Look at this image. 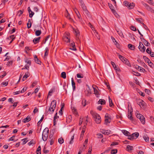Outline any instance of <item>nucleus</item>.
Listing matches in <instances>:
<instances>
[{
	"label": "nucleus",
	"mask_w": 154,
	"mask_h": 154,
	"mask_svg": "<svg viewBox=\"0 0 154 154\" xmlns=\"http://www.w3.org/2000/svg\"><path fill=\"white\" fill-rule=\"evenodd\" d=\"M56 101L55 100L52 101L50 107L48 109V114H51L53 112L56 106Z\"/></svg>",
	"instance_id": "nucleus-1"
},
{
	"label": "nucleus",
	"mask_w": 154,
	"mask_h": 154,
	"mask_svg": "<svg viewBox=\"0 0 154 154\" xmlns=\"http://www.w3.org/2000/svg\"><path fill=\"white\" fill-rule=\"evenodd\" d=\"M49 133L48 128H45L43 130L42 134V138L44 141H46L48 137Z\"/></svg>",
	"instance_id": "nucleus-2"
},
{
	"label": "nucleus",
	"mask_w": 154,
	"mask_h": 154,
	"mask_svg": "<svg viewBox=\"0 0 154 154\" xmlns=\"http://www.w3.org/2000/svg\"><path fill=\"white\" fill-rule=\"evenodd\" d=\"M119 58L125 64L129 66H131L129 60L125 57L122 55H119Z\"/></svg>",
	"instance_id": "nucleus-3"
},
{
	"label": "nucleus",
	"mask_w": 154,
	"mask_h": 154,
	"mask_svg": "<svg viewBox=\"0 0 154 154\" xmlns=\"http://www.w3.org/2000/svg\"><path fill=\"white\" fill-rule=\"evenodd\" d=\"M70 34L69 32L65 33L63 37V41L67 42H69L70 41Z\"/></svg>",
	"instance_id": "nucleus-4"
},
{
	"label": "nucleus",
	"mask_w": 154,
	"mask_h": 154,
	"mask_svg": "<svg viewBox=\"0 0 154 154\" xmlns=\"http://www.w3.org/2000/svg\"><path fill=\"white\" fill-rule=\"evenodd\" d=\"M112 120V118L111 116H105L104 121L105 124L107 125L110 123Z\"/></svg>",
	"instance_id": "nucleus-5"
},
{
	"label": "nucleus",
	"mask_w": 154,
	"mask_h": 154,
	"mask_svg": "<svg viewBox=\"0 0 154 154\" xmlns=\"http://www.w3.org/2000/svg\"><path fill=\"white\" fill-rule=\"evenodd\" d=\"M137 104L141 108L144 109L146 107V103L142 100H139L137 102Z\"/></svg>",
	"instance_id": "nucleus-6"
},
{
	"label": "nucleus",
	"mask_w": 154,
	"mask_h": 154,
	"mask_svg": "<svg viewBox=\"0 0 154 154\" xmlns=\"http://www.w3.org/2000/svg\"><path fill=\"white\" fill-rule=\"evenodd\" d=\"M94 119L97 124H99L101 122L100 116H93Z\"/></svg>",
	"instance_id": "nucleus-7"
},
{
	"label": "nucleus",
	"mask_w": 154,
	"mask_h": 154,
	"mask_svg": "<svg viewBox=\"0 0 154 154\" xmlns=\"http://www.w3.org/2000/svg\"><path fill=\"white\" fill-rule=\"evenodd\" d=\"M139 49L140 51L144 52L146 49L145 47L143 44L142 43L140 42V45L139 46Z\"/></svg>",
	"instance_id": "nucleus-8"
},
{
	"label": "nucleus",
	"mask_w": 154,
	"mask_h": 154,
	"mask_svg": "<svg viewBox=\"0 0 154 154\" xmlns=\"http://www.w3.org/2000/svg\"><path fill=\"white\" fill-rule=\"evenodd\" d=\"M81 6L82 8L83 9V10L84 11V13H85L87 14H88V11L87 10L86 7L85 6V4L84 3H82L81 4Z\"/></svg>",
	"instance_id": "nucleus-9"
},
{
	"label": "nucleus",
	"mask_w": 154,
	"mask_h": 154,
	"mask_svg": "<svg viewBox=\"0 0 154 154\" xmlns=\"http://www.w3.org/2000/svg\"><path fill=\"white\" fill-rule=\"evenodd\" d=\"M137 119H139L142 124H145V118L144 116H136Z\"/></svg>",
	"instance_id": "nucleus-10"
},
{
	"label": "nucleus",
	"mask_w": 154,
	"mask_h": 154,
	"mask_svg": "<svg viewBox=\"0 0 154 154\" xmlns=\"http://www.w3.org/2000/svg\"><path fill=\"white\" fill-rule=\"evenodd\" d=\"M128 118L131 122L132 123L134 124H136L137 123V120L136 119V117H133V116H128Z\"/></svg>",
	"instance_id": "nucleus-11"
},
{
	"label": "nucleus",
	"mask_w": 154,
	"mask_h": 154,
	"mask_svg": "<svg viewBox=\"0 0 154 154\" xmlns=\"http://www.w3.org/2000/svg\"><path fill=\"white\" fill-rule=\"evenodd\" d=\"M74 31L75 35L77 38V40H79V37L80 35V33L79 30L78 29H74Z\"/></svg>",
	"instance_id": "nucleus-12"
},
{
	"label": "nucleus",
	"mask_w": 154,
	"mask_h": 154,
	"mask_svg": "<svg viewBox=\"0 0 154 154\" xmlns=\"http://www.w3.org/2000/svg\"><path fill=\"white\" fill-rule=\"evenodd\" d=\"M140 39L141 41H143L144 44L146 46H149L150 45V44L144 38L140 37Z\"/></svg>",
	"instance_id": "nucleus-13"
},
{
	"label": "nucleus",
	"mask_w": 154,
	"mask_h": 154,
	"mask_svg": "<svg viewBox=\"0 0 154 154\" xmlns=\"http://www.w3.org/2000/svg\"><path fill=\"white\" fill-rule=\"evenodd\" d=\"M128 106V116H132L133 109L131 107H130L129 105Z\"/></svg>",
	"instance_id": "nucleus-14"
},
{
	"label": "nucleus",
	"mask_w": 154,
	"mask_h": 154,
	"mask_svg": "<svg viewBox=\"0 0 154 154\" xmlns=\"http://www.w3.org/2000/svg\"><path fill=\"white\" fill-rule=\"evenodd\" d=\"M34 60L35 62L37 64H41V62L38 59L37 57L35 55L34 56Z\"/></svg>",
	"instance_id": "nucleus-15"
},
{
	"label": "nucleus",
	"mask_w": 154,
	"mask_h": 154,
	"mask_svg": "<svg viewBox=\"0 0 154 154\" xmlns=\"http://www.w3.org/2000/svg\"><path fill=\"white\" fill-rule=\"evenodd\" d=\"M29 75L30 74L28 72H26L25 75L23 77L22 80L23 81L25 80L27 77H28L29 76Z\"/></svg>",
	"instance_id": "nucleus-16"
},
{
	"label": "nucleus",
	"mask_w": 154,
	"mask_h": 154,
	"mask_svg": "<svg viewBox=\"0 0 154 154\" xmlns=\"http://www.w3.org/2000/svg\"><path fill=\"white\" fill-rule=\"evenodd\" d=\"M135 68L137 69H139L140 71L142 72H144L145 71V69L137 65L135 66Z\"/></svg>",
	"instance_id": "nucleus-17"
},
{
	"label": "nucleus",
	"mask_w": 154,
	"mask_h": 154,
	"mask_svg": "<svg viewBox=\"0 0 154 154\" xmlns=\"http://www.w3.org/2000/svg\"><path fill=\"white\" fill-rule=\"evenodd\" d=\"M102 132L103 134L108 135L111 134V131L108 130H103Z\"/></svg>",
	"instance_id": "nucleus-18"
},
{
	"label": "nucleus",
	"mask_w": 154,
	"mask_h": 154,
	"mask_svg": "<svg viewBox=\"0 0 154 154\" xmlns=\"http://www.w3.org/2000/svg\"><path fill=\"white\" fill-rule=\"evenodd\" d=\"M40 38V37H38L37 38H34L33 40V42L34 44H36V43H38L39 42Z\"/></svg>",
	"instance_id": "nucleus-19"
},
{
	"label": "nucleus",
	"mask_w": 154,
	"mask_h": 154,
	"mask_svg": "<svg viewBox=\"0 0 154 154\" xmlns=\"http://www.w3.org/2000/svg\"><path fill=\"white\" fill-rule=\"evenodd\" d=\"M72 85V87L73 90L74 91L75 89V83L74 82L73 78H71Z\"/></svg>",
	"instance_id": "nucleus-20"
},
{
	"label": "nucleus",
	"mask_w": 154,
	"mask_h": 154,
	"mask_svg": "<svg viewBox=\"0 0 154 154\" xmlns=\"http://www.w3.org/2000/svg\"><path fill=\"white\" fill-rule=\"evenodd\" d=\"M74 11H75V14H76L78 18L79 19H80L81 18V15L80 14H79V11H78V10L76 8H75L74 9Z\"/></svg>",
	"instance_id": "nucleus-21"
},
{
	"label": "nucleus",
	"mask_w": 154,
	"mask_h": 154,
	"mask_svg": "<svg viewBox=\"0 0 154 154\" xmlns=\"http://www.w3.org/2000/svg\"><path fill=\"white\" fill-rule=\"evenodd\" d=\"M59 118V116H54V125H55L56 124V122L57 121L58 119Z\"/></svg>",
	"instance_id": "nucleus-22"
},
{
	"label": "nucleus",
	"mask_w": 154,
	"mask_h": 154,
	"mask_svg": "<svg viewBox=\"0 0 154 154\" xmlns=\"http://www.w3.org/2000/svg\"><path fill=\"white\" fill-rule=\"evenodd\" d=\"M99 104L101 105H104L105 104L106 102L105 100L103 99H100L98 102Z\"/></svg>",
	"instance_id": "nucleus-23"
},
{
	"label": "nucleus",
	"mask_w": 154,
	"mask_h": 154,
	"mask_svg": "<svg viewBox=\"0 0 154 154\" xmlns=\"http://www.w3.org/2000/svg\"><path fill=\"white\" fill-rule=\"evenodd\" d=\"M128 47L129 49L132 50H134L135 48L134 45H132L130 44L128 45Z\"/></svg>",
	"instance_id": "nucleus-24"
},
{
	"label": "nucleus",
	"mask_w": 154,
	"mask_h": 154,
	"mask_svg": "<svg viewBox=\"0 0 154 154\" xmlns=\"http://www.w3.org/2000/svg\"><path fill=\"white\" fill-rule=\"evenodd\" d=\"M134 4L133 3H130L129 4L128 8L129 9L133 8L134 6Z\"/></svg>",
	"instance_id": "nucleus-25"
},
{
	"label": "nucleus",
	"mask_w": 154,
	"mask_h": 154,
	"mask_svg": "<svg viewBox=\"0 0 154 154\" xmlns=\"http://www.w3.org/2000/svg\"><path fill=\"white\" fill-rule=\"evenodd\" d=\"M132 137L134 139L137 138L139 136V134L138 133H134L131 134Z\"/></svg>",
	"instance_id": "nucleus-26"
},
{
	"label": "nucleus",
	"mask_w": 154,
	"mask_h": 154,
	"mask_svg": "<svg viewBox=\"0 0 154 154\" xmlns=\"http://www.w3.org/2000/svg\"><path fill=\"white\" fill-rule=\"evenodd\" d=\"M28 116H27V117L24 119H23V122L24 123H26L27 122H28L31 119L29 117H28Z\"/></svg>",
	"instance_id": "nucleus-27"
},
{
	"label": "nucleus",
	"mask_w": 154,
	"mask_h": 154,
	"mask_svg": "<svg viewBox=\"0 0 154 154\" xmlns=\"http://www.w3.org/2000/svg\"><path fill=\"white\" fill-rule=\"evenodd\" d=\"M122 133L126 136H129L130 134V133L125 130H123L122 131Z\"/></svg>",
	"instance_id": "nucleus-28"
},
{
	"label": "nucleus",
	"mask_w": 154,
	"mask_h": 154,
	"mask_svg": "<svg viewBox=\"0 0 154 154\" xmlns=\"http://www.w3.org/2000/svg\"><path fill=\"white\" fill-rule=\"evenodd\" d=\"M66 13L65 14V15L66 17L68 18L69 20H71L72 19L70 17V15L68 13L67 11L66 10Z\"/></svg>",
	"instance_id": "nucleus-29"
},
{
	"label": "nucleus",
	"mask_w": 154,
	"mask_h": 154,
	"mask_svg": "<svg viewBox=\"0 0 154 154\" xmlns=\"http://www.w3.org/2000/svg\"><path fill=\"white\" fill-rule=\"evenodd\" d=\"M25 62L27 64H29V66L31 64V61L29 59L26 58L25 60Z\"/></svg>",
	"instance_id": "nucleus-30"
},
{
	"label": "nucleus",
	"mask_w": 154,
	"mask_h": 154,
	"mask_svg": "<svg viewBox=\"0 0 154 154\" xmlns=\"http://www.w3.org/2000/svg\"><path fill=\"white\" fill-rule=\"evenodd\" d=\"M133 149V147L130 145H128L126 147V150L128 151H131Z\"/></svg>",
	"instance_id": "nucleus-31"
},
{
	"label": "nucleus",
	"mask_w": 154,
	"mask_h": 154,
	"mask_svg": "<svg viewBox=\"0 0 154 154\" xmlns=\"http://www.w3.org/2000/svg\"><path fill=\"white\" fill-rule=\"evenodd\" d=\"M143 138L145 140L146 142H148L149 141V137L146 134H145L143 136Z\"/></svg>",
	"instance_id": "nucleus-32"
},
{
	"label": "nucleus",
	"mask_w": 154,
	"mask_h": 154,
	"mask_svg": "<svg viewBox=\"0 0 154 154\" xmlns=\"http://www.w3.org/2000/svg\"><path fill=\"white\" fill-rule=\"evenodd\" d=\"M41 31L40 30H37L35 32V35L37 36H39L41 35Z\"/></svg>",
	"instance_id": "nucleus-33"
},
{
	"label": "nucleus",
	"mask_w": 154,
	"mask_h": 154,
	"mask_svg": "<svg viewBox=\"0 0 154 154\" xmlns=\"http://www.w3.org/2000/svg\"><path fill=\"white\" fill-rule=\"evenodd\" d=\"M61 76L64 79H66V74L65 72H62L61 73Z\"/></svg>",
	"instance_id": "nucleus-34"
},
{
	"label": "nucleus",
	"mask_w": 154,
	"mask_h": 154,
	"mask_svg": "<svg viewBox=\"0 0 154 154\" xmlns=\"http://www.w3.org/2000/svg\"><path fill=\"white\" fill-rule=\"evenodd\" d=\"M49 49L48 48H46L45 49V52L44 55V57L48 55V54Z\"/></svg>",
	"instance_id": "nucleus-35"
},
{
	"label": "nucleus",
	"mask_w": 154,
	"mask_h": 154,
	"mask_svg": "<svg viewBox=\"0 0 154 154\" xmlns=\"http://www.w3.org/2000/svg\"><path fill=\"white\" fill-rule=\"evenodd\" d=\"M70 46H72V48H71V49L74 51H75L76 50V48H75V45L74 42L70 44Z\"/></svg>",
	"instance_id": "nucleus-36"
},
{
	"label": "nucleus",
	"mask_w": 154,
	"mask_h": 154,
	"mask_svg": "<svg viewBox=\"0 0 154 154\" xmlns=\"http://www.w3.org/2000/svg\"><path fill=\"white\" fill-rule=\"evenodd\" d=\"M109 106L111 107H112L113 105V104L112 102V101L111 99L110 98V97H109Z\"/></svg>",
	"instance_id": "nucleus-37"
},
{
	"label": "nucleus",
	"mask_w": 154,
	"mask_h": 154,
	"mask_svg": "<svg viewBox=\"0 0 154 154\" xmlns=\"http://www.w3.org/2000/svg\"><path fill=\"white\" fill-rule=\"evenodd\" d=\"M93 88L94 90V94L96 95H98L100 94L99 92L98 91V90L97 89H96L94 87Z\"/></svg>",
	"instance_id": "nucleus-38"
},
{
	"label": "nucleus",
	"mask_w": 154,
	"mask_h": 154,
	"mask_svg": "<svg viewBox=\"0 0 154 154\" xmlns=\"http://www.w3.org/2000/svg\"><path fill=\"white\" fill-rule=\"evenodd\" d=\"M58 141L60 144H62L64 142L63 139L62 137H61L58 139Z\"/></svg>",
	"instance_id": "nucleus-39"
},
{
	"label": "nucleus",
	"mask_w": 154,
	"mask_h": 154,
	"mask_svg": "<svg viewBox=\"0 0 154 154\" xmlns=\"http://www.w3.org/2000/svg\"><path fill=\"white\" fill-rule=\"evenodd\" d=\"M143 58L146 62L148 63H149L151 61L145 56H143Z\"/></svg>",
	"instance_id": "nucleus-40"
},
{
	"label": "nucleus",
	"mask_w": 154,
	"mask_h": 154,
	"mask_svg": "<svg viewBox=\"0 0 154 154\" xmlns=\"http://www.w3.org/2000/svg\"><path fill=\"white\" fill-rule=\"evenodd\" d=\"M72 110L73 113L75 115L77 114V112L76 109L74 107H72Z\"/></svg>",
	"instance_id": "nucleus-41"
},
{
	"label": "nucleus",
	"mask_w": 154,
	"mask_h": 154,
	"mask_svg": "<svg viewBox=\"0 0 154 154\" xmlns=\"http://www.w3.org/2000/svg\"><path fill=\"white\" fill-rule=\"evenodd\" d=\"M84 77L83 75L82 74L78 73L77 74V77L79 78H82Z\"/></svg>",
	"instance_id": "nucleus-42"
},
{
	"label": "nucleus",
	"mask_w": 154,
	"mask_h": 154,
	"mask_svg": "<svg viewBox=\"0 0 154 154\" xmlns=\"http://www.w3.org/2000/svg\"><path fill=\"white\" fill-rule=\"evenodd\" d=\"M44 116H42V117L41 118V119H40V120L37 123V125L38 127L42 120H43L44 119Z\"/></svg>",
	"instance_id": "nucleus-43"
},
{
	"label": "nucleus",
	"mask_w": 154,
	"mask_h": 154,
	"mask_svg": "<svg viewBox=\"0 0 154 154\" xmlns=\"http://www.w3.org/2000/svg\"><path fill=\"white\" fill-rule=\"evenodd\" d=\"M117 152V149H112L111 151V153L112 154H115Z\"/></svg>",
	"instance_id": "nucleus-44"
},
{
	"label": "nucleus",
	"mask_w": 154,
	"mask_h": 154,
	"mask_svg": "<svg viewBox=\"0 0 154 154\" xmlns=\"http://www.w3.org/2000/svg\"><path fill=\"white\" fill-rule=\"evenodd\" d=\"M23 12V10H20L18 12V15L19 16H20Z\"/></svg>",
	"instance_id": "nucleus-45"
},
{
	"label": "nucleus",
	"mask_w": 154,
	"mask_h": 154,
	"mask_svg": "<svg viewBox=\"0 0 154 154\" xmlns=\"http://www.w3.org/2000/svg\"><path fill=\"white\" fill-rule=\"evenodd\" d=\"M35 142L33 140H32L29 142L28 143V144L29 146H30L32 144H35Z\"/></svg>",
	"instance_id": "nucleus-46"
},
{
	"label": "nucleus",
	"mask_w": 154,
	"mask_h": 154,
	"mask_svg": "<svg viewBox=\"0 0 154 154\" xmlns=\"http://www.w3.org/2000/svg\"><path fill=\"white\" fill-rule=\"evenodd\" d=\"M74 134L71 137V140L69 142V143L70 144H72L73 143V140L74 139Z\"/></svg>",
	"instance_id": "nucleus-47"
},
{
	"label": "nucleus",
	"mask_w": 154,
	"mask_h": 154,
	"mask_svg": "<svg viewBox=\"0 0 154 154\" xmlns=\"http://www.w3.org/2000/svg\"><path fill=\"white\" fill-rule=\"evenodd\" d=\"M149 66L152 68H154V66L153 63L150 61L149 63H148Z\"/></svg>",
	"instance_id": "nucleus-48"
},
{
	"label": "nucleus",
	"mask_w": 154,
	"mask_h": 154,
	"mask_svg": "<svg viewBox=\"0 0 154 154\" xmlns=\"http://www.w3.org/2000/svg\"><path fill=\"white\" fill-rule=\"evenodd\" d=\"M8 84V82L7 81H5L3 82L1 84V85H4L5 86H7Z\"/></svg>",
	"instance_id": "nucleus-49"
},
{
	"label": "nucleus",
	"mask_w": 154,
	"mask_h": 154,
	"mask_svg": "<svg viewBox=\"0 0 154 154\" xmlns=\"http://www.w3.org/2000/svg\"><path fill=\"white\" fill-rule=\"evenodd\" d=\"M9 38L10 39H12L11 42H12L13 41V40L15 38V36L14 35H12L10 36Z\"/></svg>",
	"instance_id": "nucleus-50"
},
{
	"label": "nucleus",
	"mask_w": 154,
	"mask_h": 154,
	"mask_svg": "<svg viewBox=\"0 0 154 154\" xmlns=\"http://www.w3.org/2000/svg\"><path fill=\"white\" fill-rule=\"evenodd\" d=\"M22 140H23V144H25L28 141L27 138H25L22 139Z\"/></svg>",
	"instance_id": "nucleus-51"
},
{
	"label": "nucleus",
	"mask_w": 154,
	"mask_h": 154,
	"mask_svg": "<svg viewBox=\"0 0 154 154\" xmlns=\"http://www.w3.org/2000/svg\"><path fill=\"white\" fill-rule=\"evenodd\" d=\"M38 111V109L37 108V107H35V109H34L33 112L35 114L36 113H37Z\"/></svg>",
	"instance_id": "nucleus-52"
},
{
	"label": "nucleus",
	"mask_w": 154,
	"mask_h": 154,
	"mask_svg": "<svg viewBox=\"0 0 154 154\" xmlns=\"http://www.w3.org/2000/svg\"><path fill=\"white\" fill-rule=\"evenodd\" d=\"M145 5L146 6V9L150 11L152 9V8H151V7H150L149 5H148L146 4H145Z\"/></svg>",
	"instance_id": "nucleus-53"
},
{
	"label": "nucleus",
	"mask_w": 154,
	"mask_h": 154,
	"mask_svg": "<svg viewBox=\"0 0 154 154\" xmlns=\"http://www.w3.org/2000/svg\"><path fill=\"white\" fill-rule=\"evenodd\" d=\"M133 72L134 73L133 74L136 76H139L140 75V74L138 72H135V71H133Z\"/></svg>",
	"instance_id": "nucleus-54"
},
{
	"label": "nucleus",
	"mask_w": 154,
	"mask_h": 154,
	"mask_svg": "<svg viewBox=\"0 0 154 154\" xmlns=\"http://www.w3.org/2000/svg\"><path fill=\"white\" fill-rule=\"evenodd\" d=\"M135 20L137 21L138 22L140 23L141 24H142L143 23H142L141 21V18H136L135 19Z\"/></svg>",
	"instance_id": "nucleus-55"
},
{
	"label": "nucleus",
	"mask_w": 154,
	"mask_h": 154,
	"mask_svg": "<svg viewBox=\"0 0 154 154\" xmlns=\"http://www.w3.org/2000/svg\"><path fill=\"white\" fill-rule=\"evenodd\" d=\"M129 2L127 1H125L124 2V5L126 6H128Z\"/></svg>",
	"instance_id": "nucleus-56"
},
{
	"label": "nucleus",
	"mask_w": 154,
	"mask_h": 154,
	"mask_svg": "<svg viewBox=\"0 0 154 154\" xmlns=\"http://www.w3.org/2000/svg\"><path fill=\"white\" fill-rule=\"evenodd\" d=\"M34 14V13L32 11L30 12V13H29V17L31 18L32 17L33 15Z\"/></svg>",
	"instance_id": "nucleus-57"
},
{
	"label": "nucleus",
	"mask_w": 154,
	"mask_h": 154,
	"mask_svg": "<svg viewBox=\"0 0 154 154\" xmlns=\"http://www.w3.org/2000/svg\"><path fill=\"white\" fill-rule=\"evenodd\" d=\"M85 131L84 130H82V132L81 134H80V137H82L84 136V133H85Z\"/></svg>",
	"instance_id": "nucleus-58"
},
{
	"label": "nucleus",
	"mask_w": 154,
	"mask_h": 154,
	"mask_svg": "<svg viewBox=\"0 0 154 154\" xmlns=\"http://www.w3.org/2000/svg\"><path fill=\"white\" fill-rule=\"evenodd\" d=\"M90 113L91 115L92 116H97L96 113L94 112L93 111H91Z\"/></svg>",
	"instance_id": "nucleus-59"
},
{
	"label": "nucleus",
	"mask_w": 154,
	"mask_h": 154,
	"mask_svg": "<svg viewBox=\"0 0 154 154\" xmlns=\"http://www.w3.org/2000/svg\"><path fill=\"white\" fill-rule=\"evenodd\" d=\"M92 148L91 147H90L89 148L88 152L87 154H91V152L92 151Z\"/></svg>",
	"instance_id": "nucleus-60"
},
{
	"label": "nucleus",
	"mask_w": 154,
	"mask_h": 154,
	"mask_svg": "<svg viewBox=\"0 0 154 154\" xmlns=\"http://www.w3.org/2000/svg\"><path fill=\"white\" fill-rule=\"evenodd\" d=\"M37 84V82L35 81L34 82H33L32 85V87H34Z\"/></svg>",
	"instance_id": "nucleus-61"
},
{
	"label": "nucleus",
	"mask_w": 154,
	"mask_h": 154,
	"mask_svg": "<svg viewBox=\"0 0 154 154\" xmlns=\"http://www.w3.org/2000/svg\"><path fill=\"white\" fill-rule=\"evenodd\" d=\"M43 151L45 153H47L49 152L48 150L46 149V148L45 147H44V148Z\"/></svg>",
	"instance_id": "nucleus-62"
},
{
	"label": "nucleus",
	"mask_w": 154,
	"mask_h": 154,
	"mask_svg": "<svg viewBox=\"0 0 154 154\" xmlns=\"http://www.w3.org/2000/svg\"><path fill=\"white\" fill-rule=\"evenodd\" d=\"M27 89V88L24 87L22 89V90L20 91V92L21 93H22L23 92H24Z\"/></svg>",
	"instance_id": "nucleus-63"
},
{
	"label": "nucleus",
	"mask_w": 154,
	"mask_h": 154,
	"mask_svg": "<svg viewBox=\"0 0 154 154\" xmlns=\"http://www.w3.org/2000/svg\"><path fill=\"white\" fill-rule=\"evenodd\" d=\"M108 6H109V7L111 9H112L113 8V6L111 4L108 3Z\"/></svg>",
	"instance_id": "nucleus-64"
}]
</instances>
